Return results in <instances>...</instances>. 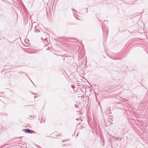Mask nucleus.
Listing matches in <instances>:
<instances>
[{
	"instance_id": "1",
	"label": "nucleus",
	"mask_w": 148,
	"mask_h": 148,
	"mask_svg": "<svg viewBox=\"0 0 148 148\" xmlns=\"http://www.w3.org/2000/svg\"><path fill=\"white\" fill-rule=\"evenodd\" d=\"M111 121H112V119L108 118L107 120H104L105 126H108V125H109V124L111 123Z\"/></svg>"
},
{
	"instance_id": "2",
	"label": "nucleus",
	"mask_w": 148,
	"mask_h": 148,
	"mask_svg": "<svg viewBox=\"0 0 148 148\" xmlns=\"http://www.w3.org/2000/svg\"><path fill=\"white\" fill-rule=\"evenodd\" d=\"M105 112L107 114H109L111 113L110 110L109 108H107V109L105 111Z\"/></svg>"
},
{
	"instance_id": "3",
	"label": "nucleus",
	"mask_w": 148,
	"mask_h": 148,
	"mask_svg": "<svg viewBox=\"0 0 148 148\" xmlns=\"http://www.w3.org/2000/svg\"><path fill=\"white\" fill-rule=\"evenodd\" d=\"M23 131L27 133H29L31 132V130L29 129H24L23 130Z\"/></svg>"
},
{
	"instance_id": "4",
	"label": "nucleus",
	"mask_w": 148,
	"mask_h": 148,
	"mask_svg": "<svg viewBox=\"0 0 148 148\" xmlns=\"http://www.w3.org/2000/svg\"><path fill=\"white\" fill-rule=\"evenodd\" d=\"M119 137H114V138H115V139H117V138H119Z\"/></svg>"
},
{
	"instance_id": "5",
	"label": "nucleus",
	"mask_w": 148,
	"mask_h": 148,
	"mask_svg": "<svg viewBox=\"0 0 148 148\" xmlns=\"http://www.w3.org/2000/svg\"><path fill=\"white\" fill-rule=\"evenodd\" d=\"M77 135H78V134H77L76 137L77 136Z\"/></svg>"
},
{
	"instance_id": "6",
	"label": "nucleus",
	"mask_w": 148,
	"mask_h": 148,
	"mask_svg": "<svg viewBox=\"0 0 148 148\" xmlns=\"http://www.w3.org/2000/svg\"><path fill=\"white\" fill-rule=\"evenodd\" d=\"M121 138H120V140H121Z\"/></svg>"
},
{
	"instance_id": "7",
	"label": "nucleus",
	"mask_w": 148,
	"mask_h": 148,
	"mask_svg": "<svg viewBox=\"0 0 148 148\" xmlns=\"http://www.w3.org/2000/svg\"><path fill=\"white\" fill-rule=\"evenodd\" d=\"M102 144H103V141H102Z\"/></svg>"
}]
</instances>
